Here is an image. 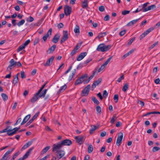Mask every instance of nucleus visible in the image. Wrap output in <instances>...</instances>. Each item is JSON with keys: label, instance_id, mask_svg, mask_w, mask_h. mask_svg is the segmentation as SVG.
I'll list each match as a JSON object with an SVG mask.
<instances>
[{"label": "nucleus", "instance_id": "nucleus-1", "mask_svg": "<svg viewBox=\"0 0 160 160\" xmlns=\"http://www.w3.org/2000/svg\"><path fill=\"white\" fill-rule=\"evenodd\" d=\"M10 127V126H7L5 128L0 131V133L7 132L8 135L11 136L15 134L20 128V127H19L15 128L13 129H9Z\"/></svg>", "mask_w": 160, "mask_h": 160}, {"label": "nucleus", "instance_id": "nucleus-2", "mask_svg": "<svg viewBox=\"0 0 160 160\" xmlns=\"http://www.w3.org/2000/svg\"><path fill=\"white\" fill-rule=\"evenodd\" d=\"M111 48V45L106 46L104 43L100 44L98 46L97 50L101 52H104L109 50Z\"/></svg>", "mask_w": 160, "mask_h": 160}, {"label": "nucleus", "instance_id": "nucleus-3", "mask_svg": "<svg viewBox=\"0 0 160 160\" xmlns=\"http://www.w3.org/2000/svg\"><path fill=\"white\" fill-rule=\"evenodd\" d=\"M90 87V84L86 87L82 91L81 95L82 97L88 96L89 92Z\"/></svg>", "mask_w": 160, "mask_h": 160}, {"label": "nucleus", "instance_id": "nucleus-4", "mask_svg": "<svg viewBox=\"0 0 160 160\" xmlns=\"http://www.w3.org/2000/svg\"><path fill=\"white\" fill-rule=\"evenodd\" d=\"M85 138L84 136H77L75 137L74 139L77 143L81 145L84 142L85 139Z\"/></svg>", "mask_w": 160, "mask_h": 160}, {"label": "nucleus", "instance_id": "nucleus-5", "mask_svg": "<svg viewBox=\"0 0 160 160\" xmlns=\"http://www.w3.org/2000/svg\"><path fill=\"white\" fill-rule=\"evenodd\" d=\"M62 147L61 142H59L56 144H54L52 146V151L54 152L57 151L60 149Z\"/></svg>", "mask_w": 160, "mask_h": 160}, {"label": "nucleus", "instance_id": "nucleus-6", "mask_svg": "<svg viewBox=\"0 0 160 160\" xmlns=\"http://www.w3.org/2000/svg\"><path fill=\"white\" fill-rule=\"evenodd\" d=\"M10 64L9 66L8 67L7 70V71H10L12 68H13L15 67L17 62L15 61L13 59H12L9 62Z\"/></svg>", "mask_w": 160, "mask_h": 160}, {"label": "nucleus", "instance_id": "nucleus-7", "mask_svg": "<svg viewBox=\"0 0 160 160\" xmlns=\"http://www.w3.org/2000/svg\"><path fill=\"white\" fill-rule=\"evenodd\" d=\"M72 12V8L68 5H65L64 7V12L65 15L67 16L69 15Z\"/></svg>", "mask_w": 160, "mask_h": 160}, {"label": "nucleus", "instance_id": "nucleus-8", "mask_svg": "<svg viewBox=\"0 0 160 160\" xmlns=\"http://www.w3.org/2000/svg\"><path fill=\"white\" fill-rule=\"evenodd\" d=\"M40 112H38L37 113H36L35 115L32 118L30 119L29 121L26 123L25 125V127H27L28 126H29L30 125V124L37 118L38 117L39 114Z\"/></svg>", "mask_w": 160, "mask_h": 160}, {"label": "nucleus", "instance_id": "nucleus-9", "mask_svg": "<svg viewBox=\"0 0 160 160\" xmlns=\"http://www.w3.org/2000/svg\"><path fill=\"white\" fill-rule=\"evenodd\" d=\"M62 146H70L72 144V141L68 139H66L61 142Z\"/></svg>", "mask_w": 160, "mask_h": 160}, {"label": "nucleus", "instance_id": "nucleus-10", "mask_svg": "<svg viewBox=\"0 0 160 160\" xmlns=\"http://www.w3.org/2000/svg\"><path fill=\"white\" fill-rule=\"evenodd\" d=\"M63 35L61 38L60 43L62 44L68 38V32L67 31H63Z\"/></svg>", "mask_w": 160, "mask_h": 160}, {"label": "nucleus", "instance_id": "nucleus-11", "mask_svg": "<svg viewBox=\"0 0 160 160\" xmlns=\"http://www.w3.org/2000/svg\"><path fill=\"white\" fill-rule=\"evenodd\" d=\"M121 135L120 136H118L117 141H116V144L118 146H119L120 145L122 139L123 138V134L121 132Z\"/></svg>", "mask_w": 160, "mask_h": 160}, {"label": "nucleus", "instance_id": "nucleus-12", "mask_svg": "<svg viewBox=\"0 0 160 160\" xmlns=\"http://www.w3.org/2000/svg\"><path fill=\"white\" fill-rule=\"evenodd\" d=\"M52 32V29L50 28L47 34L45 35L42 38V39L43 40V41L45 42L47 40V38L49 36V35H51Z\"/></svg>", "mask_w": 160, "mask_h": 160}, {"label": "nucleus", "instance_id": "nucleus-13", "mask_svg": "<svg viewBox=\"0 0 160 160\" xmlns=\"http://www.w3.org/2000/svg\"><path fill=\"white\" fill-rule=\"evenodd\" d=\"M60 37V34L59 33H57L53 37L52 39V42L54 43H57L59 40Z\"/></svg>", "mask_w": 160, "mask_h": 160}, {"label": "nucleus", "instance_id": "nucleus-14", "mask_svg": "<svg viewBox=\"0 0 160 160\" xmlns=\"http://www.w3.org/2000/svg\"><path fill=\"white\" fill-rule=\"evenodd\" d=\"M102 78H100L98 79V80L96 81H95L92 84V90H93V89H94L96 86L98 85L99 84H100L102 81Z\"/></svg>", "mask_w": 160, "mask_h": 160}, {"label": "nucleus", "instance_id": "nucleus-15", "mask_svg": "<svg viewBox=\"0 0 160 160\" xmlns=\"http://www.w3.org/2000/svg\"><path fill=\"white\" fill-rule=\"evenodd\" d=\"M34 148L32 147L30 148L29 150L25 153V154L23 155L22 158L23 160L27 158L29 156V154L32 151L33 149Z\"/></svg>", "mask_w": 160, "mask_h": 160}, {"label": "nucleus", "instance_id": "nucleus-16", "mask_svg": "<svg viewBox=\"0 0 160 160\" xmlns=\"http://www.w3.org/2000/svg\"><path fill=\"white\" fill-rule=\"evenodd\" d=\"M87 55L86 52H83L81 53L77 58V60L80 61L83 59Z\"/></svg>", "mask_w": 160, "mask_h": 160}, {"label": "nucleus", "instance_id": "nucleus-17", "mask_svg": "<svg viewBox=\"0 0 160 160\" xmlns=\"http://www.w3.org/2000/svg\"><path fill=\"white\" fill-rule=\"evenodd\" d=\"M54 58V57L52 56L49 58L47 61L44 64L45 66H50L52 63V62Z\"/></svg>", "mask_w": 160, "mask_h": 160}, {"label": "nucleus", "instance_id": "nucleus-18", "mask_svg": "<svg viewBox=\"0 0 160 160\" xmlns=\"http://www.w3.org/2000/svg\"><path fill=\"white\" fill-rule=\"evenodd\" d=\"M88 0H84L82 2L81 4L82 7L83 8L87 9L88 7Z\"/></svg>", "mask_w": 160, "mask_h": 160}, {"label": "nucleus", "instance_id": "nucleus-19", "mask_svg": "<svg viewBox=\"0 0 160 160\" xmlns=\"http://www.w3.org/2000/svg\"><path fill=\"white\" fill-rule=\"evenodd\" d=\"M56 152L58 154L59 156V159L61 158L64 156L65 154V152L62 150H59L56 151Z\"/></svg>", "mask_w": 160, "mask_h": 160}, {"label": "nucleus", "instance_id": "nucleus-20", "mask_svg": "<svg viewBox=\"0 0 160 160\" xmlns=\"http://www.w3.org/2000/svg\"><path fill=\"white\" fill-rule=\"evenodd\" d=\"M156 8V6L154 5H152L148 6L147 8H145L143 9V12H145L148 10H152Z\"/></svg>", "mask_w": 160, "mask_h": 160}, {"label": "nucleus", "instance_id": "nucleus-21", "mask_svg": "<svg viewBox=\"0 0 160 160\" xmlns=\"http://www.w3.org/2000/svg\"><path fill=\"white\" fill-rule=\"evenodd\" d=\"M31 115L30 114H28L23 119L21 123V125H22L26 123L28 120L30 118Z\"/></svg>", "mask_w": 160, "mask_h": 160}, {"label": "nucleus", "instance_id": "nucleus-22", "mask_svg": "<svg viewBox=\"0 0 160 160\" xmlns=\"http://www.w3.org/2000/svg\"><path fill=\"white\" fill-rule=\"evenodd\" d=\"M32 143V141H28L21 148V150H24L28 147H29Z\"/></svg>", "mask_w": 160, "mask_h": 160}, {"label": "nucleus", "instance_id": "nucleus-23", "mask_svg": "<svg viewBox=\"0 0 160 160\" xmlns=\"http://www.w3.org/2000/svg\"><path fill=\"white\" fill-rule=\"evenodd\" d=\"M140 18H138V19H136L135 20H132L129 22H128L127 25V26H132L134 24H135V23H136L140 19Z\"/></svg>", "mask_w": 160, "mask_h": 160}, {"label": "nucleus", "instance_id": "nucleus-24", "mask_svg": "<svg viewBox=\"0 0 160 160\" xmlns=\"http://www.w3.org/2000/svg\"><path fill=\"white\" fill-rule=\"evenodd\" d=\"M56 45L54 44L53 45L52 47H51L50 48L48 49V50L47 51V52H49V53L50 54L52 53L56 48Z\"/></svg>", "mask_w": 160, "mask_h": 160}, {"label": "nucleus", "instance_id": "nucleus-25", "mask_svg": "<svg viewBox=\"0 0 160 160\" xmlns=\"http://www.w3.org/2000/svg\"><path fill=\"white\" fill-rule=\"evenodd\" d=\"M67 87V85L66 84H65L63 86L61 87L60 89L59 90V91L57 93L58 94H59L61 92H63L66 89Z\"/></svg>", "mask_w": 160, "mask_h": 160}, {"label": "nucleus", "instance_id": "nucleus-26", "mask_svg": "<svg viewBox=\"0 0 160 160\" xmlns=\"http://www.w3.org/2000/svg\"><path fill=\"white\" fill-rule=\"evenodd\" d=\"M50 146H47L44 148L41 152V154L43 155L46 153L47 151L50 148Z\"/></svg>", "mask_w": 160, "mask_h": 160}, {"label": "nucleus", "instance_id": "nucleus-27", "mask_svg": "<svg viewBox=\"0 0 160 160\" xmlns=\"http://www.w3.org/2000/svg\"><path fill=\"white\" fill-rule=\"evenodd\" d=\"M19 74V73H17L16 75L14 78L13 82H12L13 84L14 85H16L18 83V75Z\"/></svg>", "mask_w": 160, "mask_h": 160}, {"label": "nucleus", "instance_id": "nucleus-28", "mask_svg": "<svg viewBox=\"0 0 160 160\" xmlns=\"http://www.w3.org/2000/svg\"><path fill=\"white\" fill-rule=\"evenodd\" d=\"M38 95H36V94L35 93L33 97H32V98L31 99L30 101L31 102L34 103L38 99Z\"/></svg>", "mask_w": 160, "mask_h": 160}, {"label": "nucleus", "instance_id": "nucleus-29", "mask_svg": "<svg viewBox=\"0 0 160 160\" xmlns=\"http://www.w3.org/2000/svg\"><path fill=\"white\" fill-rule=\"evenodd\" d=\"M93 127L91 128L89 131V133L90 134H92L98 128V127L96 126L91 125V127Z\"/></svg>", "mask_w": 160, "mask_h": 160}, {"label": "nucleus", "instance_id": "nucleus-30", "mask_svg": "<svg viewBox=\"0 0 160 160\" xmlns=\"http://www.w3.org/2000/svg\"><path fill=\"white\" fill-rule=\"evenodd\" d=\"M88 77V74H85L81 76L80 77H79L80 79L81 80L82 82H84L85 79L87 78Z\"/></svg>", "mask_w": 160, "mask_h": 160}, {"label": "nucleus", "instance_id": "nucleus-31", "mask_svg": "<svg viewBox=\"0 0 160 160\" xmlns=\"http://www.w3.org/2000/svg\"><path fill=\"white\" fill-rule=\"evenodd\" d=\"M154 29L153 28H150L147 30L146 31H145L143 34L144 35L145 37L148 35L149 33L151 32V31H153Z\"/></svg>", "mask_w": 160, "mask_h": 160}, {"label": "nucleus", "instance_id": "nucleus-32", "mask_svg": "<svg viewBox=\"0 0 160 160\" xmlns=\"http://www.w3.org/2000/svg\"><path fill=\"white\" fill-rule=\"evenodd\" d=\"M79 27L78 25H76L74 29V31L75 33H79L80 32Z\"/></svg>", "mask_w": 160, "mask_h": 160}, {"label": "nucleus", "instance_id": "nucleus-33", "mask_svg": "<svg viewBox=\"0 0 160 160\" xmlns=\"http://www.w3.org/2000/svg\"><path fill=\"white\" fill-rule=\"evenodd\" d=\"M107 35L106 32H104L103 33H100L95 38V39H97V38L99 39L100 38L103 37L104 36H106Z\"/></svg>", "mask_w": 160, "mask_h": 160}, {"label": "nucleus", "instance_id": "nucleus-34", "mask_svg": "<svg viewBox=\"0 0 160 160\" xmlns=\"http://www.w3.org/2000/svg\"><path fill=\"white\" fill-rule=\"evenodd\" d=\"M93 150V148L92 145H89L88 148V153H91Z\"/></svg>", "mask_w": 160, "mask_h": 160}, {"label": "nucleus", "instance_id": "nucleus-35", "mask_svg": "<svg viewBox=\"0 0 160 160\" xmlns=\"http://www.w3.org/2000/svg\"><path fill=\"white\" fill-rule=\"evenodd\" d=\"M1 96L3 100L6 101L8 99V96L5 93H2L1 94Z\"/></svg>", "mask_w": 160, "mask_h": 160}, {"label": "nucleus", "instance_id": "nucleus-36", "mask_svg": "<svg viewBox=\"0 0 160 160\" xmlns=\"http://www.w3.org/2000/svg\"><path fill=\"white\" fill-rule=\"evenodd\" d=\"M97 113V114H100L101 112V108L99 106H97L96 108Z\"/></svg>", "mask_w": 160, "mask_h": 160}, {"label": "nucleus", "instance_id": "nucleus-37", "mask_svg": "<svg viewBox=\"0 0 160 160\" xmlns=\"http://www.w3.org/2000/svg\"><path fill=\"white\" fill-rule=\"evenodd\" d=\"M92 99L94 103L95 104H96L97 105H98L99 104V101L95 97H92Z\"/></svg>", "mask_w": 160, "mask_h": 160}, {"label": "nucleus", "instance_id": "nucleus-38", "mask_svg": "<svg viewBox=\"0 0 160 160\" xmlns=\"http://www.w3.org/2000/svg\"><path fill=\"white\" fill-rule=\"evenodd\" d=\"M25 22V21L24 19H22L17 23V25L18 27H20Z\"/></svg>", "mask_w": 160, "mask_h": 160}, {"label": "nucleus", "instance_id": "nucleus-39", "mask_svg": "<svg viewBox=\"0 0 160 160\" xmlns=\"http://www.w3.org/2000/svg\"><path fill=\"white\" fill-rule=\"evenodd\" d=\"M128 88V84L127 83H125L124 85L122 88V91L124 92H125L127 91V90Z\"/></svg>", "mask_w": 160, "mask_h": 160}, {"label": "nucleus", "instance_id": "nucleus-40", "mask_svg": "<svg viewBox=\"0 0 160 160\" xmlns=\"http://www.w3.org/2000/svg\"><path fill=\"white\" fill-rule=\"evenodd\" d=\"M82 82L81 81V80L80 79V78H78L76 81L75 82V85H78L82 83Z\"/></svg>", "mask_w": 160, "mask_h": 160}, {"label": "nucleus", "instance_id": "nucleus-41", "mask_svg": "<svg viewBox=\"0 0 160 160\" xmlns=\"http://www.w3.org/2000/svg\"><path fill=\"white\" fill-rule=\"evenodd\" d=\"M119 99V96L118 94H116L114 95L113 99L115 101V102L117 103L118 102Z\"/></svg>", "mask_w": 160, "mask_h": 160}, {"label": "nucleus", "instance_id": "nucleus-42", "mask_svg": "<svg viewBox=\"0 0 160 160\" xmlns=\"http://www.w3.org/2000/svg\"><path fill=\"white\" fill-rule=\"evenodd\" d=\"M25 47L23 45H22L21 46H20L18 48L17 50V51L18 52H20V51H21L23 49H24L25 48Z\"/></svg>", "mask_w": 160, "mask_h": 160}, {"label": "nucleus", "instance_id": "nucleus-43", "mask_svg": "<svg viewBox=\"0 0 160 160\" xmlns=\"http://www.w3.org/2000/svg\"><path fill=\"white\" fill-rule=\"evenodd\" d=\"M82 43V42H81L80 43H77L74 49H75L76 50H77L81 46Z\"/></svg>", "mask_w": 160, "mask_h": 160}, {"label": "nucleus", "instance_id": "nucleus-44", "mask_svg": "<svg viewBox=\"0 0 160 160\" xmlns=\"http://www.w3.org/2000/svg\"><path fill=\"white\" fill-rule=\"evenodd\" d=\"M7 152L4 154L3 156H5V157H4L3 158L4 160H8L9 159V158L8 156V155L10 153H8L7 154Z\"/></svg>", "mask_w": 160, "mask_h": 160}, {"label": "nucleus", "instance_id": "nucleus-45", "mask_svg": "<svg viewBox=\"0 0 160 160\" xmlns=\"http://www.w3.org/2000/svg\"><path fill=\"white\" fill-rule=\"evenodd\" d=\"M158 43V41L155 42L154 44H152L150 47L148 49L149 50H150L151 49H152L156 45H157Z\"/></svg>", "mask_w": 160, "mask_h": 160}, {"label": "nucleus", "instance_id": "nucleus-46", "mask_svg": "<svg viewBox=\"0 0 160 160\" xmlns=\"http://www.w3.org/2000/svg\"><path fill=\"white\" fill-rule=\"evenodd\" d=\"M106 65L104 63L101 65L100 68L99 69L98 71V72H99L102 71L103 69L104 68Z\"/></svg>", "mask_w": 160, "mask_h": 160}, {"label": "nucleus", "instance_id": "nucleus-47", "mask_svg": "<svg viewBox=\"0 0 160 160\" xmlns=\"http://www.w3.org/2000/svg\"><path fill=\"white\" fill-rule=\"evenodd\" d=\"M142 10H143V9L142 8L141 6H140L139 7V8H137V9L135 11H133V12L134 13H136L140 11H141Z\"/></svg>", "mask_w": 160, "mask_h": 160}, {"label": "nucleus", "instance_id": "nucleus-48", "mask_svg": "<svg viewBox=\"0 0 160 160\" xmlns=\"http://www.w3.org/2000/svg\"><path fill=\"white\" fill-rule=\"evenodd\" d=\"M33 20L34 18L31 16H30L28 18H27V21L28 22H31L33 21Z\"/></svg>", "mask_w": 160, "mask_h": 160}, {"label": "nucleus", "instance_id": "nucleus-49", "mask_svg": "<svg viewBox=\"0 0 160 160\" xmlns=\"http://www.w3.org/2000/svg\"><path fill=\"white\" fill-rule=\"evenodd\" d=\"M39 41V38H37L34 40V43H33V45H35L36 44H37L38 43Z\"/></svg>", "mask_w": 160, "mask_h": 160}, {"label": "nucleus", "instance_id": "nucleus-50", "mask_svg": "<svg viewBox=\"0 0 160 160\" xmlns=\"http://www.w3.org/2000/svg\"><path fill=\"white\" fill-rule=\"evenodd\" d=\"M160 148L158 147H154L152 149V151L153 152H155L159 150Z\"/></svg>", "mask_w": 160, "mask_h": 160}, {"label": "nucleus", "instance_id": "nucleus-51", "mask_svg": "<svg viewBox=\"0 0 160 160\" xmlns=\"http://www.w3.org/2000/svg\"><path fill=\"white\" fill-rule=\"evenodd\" d=\"M108 95V93L107 92V91L106 90H104L103 91V97L106 98L107 96Z\"/></svg>", "mask_w": 160, "mask_h": 160}, {"label": "nucleus", "instance_id": "nucleus-52", "mask_svg": "<svg viewBox=\"0 0 160 160\" xmlns=\"http://www.w3.org/2000/svg\"><path fill=\"white\" fill-rule=\"evenodd\" d=\"M99 10L101 12H102L105 10V8L103 6H101L99 7Z\"/></svg>", "mask_w": 160, "mask_h": 160}, {"label": "nucleus", "instance_id": "nucleus-53", "mask_svg": "<svg viewBox=\"0 0 160 160\" xmlns=\"http://www.w3.org/2000/svg\"><path fill=\"white\" fill-rule=\"evenodd\" d=\"M112 56H111V57L109 58L104 63V64L106 66L109 63V62L110 61L111 59L112 58Z\"/></svg>", "mask_w": 160, "mask_h": 160}, {"label": "nucleus", "instance_id": "nucleus-54", "mask_svg": "<svg viewBox=\"0 0 160 160\" xmlns=\"http://www.w3.org/2000/svg\"><path fill=\"white\" fill-rule=\"evenodd\" d=\"M20 152L19 151H18L13 155L12 157L15 159L20 154Z\"/></svg>", "mask_w": 160, "mask_h": 160}, {"label": "nucleus", "instance_id": "nucleus-55", "mask_svg": "<svg viewBox=\"0 0 160 160\" xmlns=\"http://www.w3.org/2000/svg\"><path fill=\"white\" fill-rule=\"evenodd\" d=\"M128 10H124L122 12V15H126L128 14L130 12Z\"/></svg>", "mask_w": 160, "mask_h": 160}, {"label": "nucleus", "instance_id": "nucleus-56", "mask_svg": "<svg viewBox=\"0 0 160 160\" xmlns=\"http://www.w3.org/2000/svg\"><path fill=\"white\" fill-rule=\"evenodd\" d=\"M96 73V71H94L93 72V73L92 75H91L89 78L88 79L90 81L91 80L92 78L94 77V76L95 74Z\"/></svg>", "mask_w": 160, "mask_h": 160}, {"label": "nucleus", "instance_id": "nucleus-57", "mask_svg": "<svg viewBox=\"0 0 160 160\" xmlns=\"http://www.w3.org/2000/svg\"><path fill=\"white\" fill-rule=\"evenodd\" d=\"M126 32V30H123L119 32V35L120 36H122L125 34Z\"/></svg>", "mask_w": 160, "mask_h": 160}, {"label": "nucleus", "instance_id": "nucleus-58", "mask_svg": "<svg viewBox=\"0 0 160 160\" xmlns=\"http://www.w3.org/2000/svg\"><path fill=\"white\" fill-rule=\"evenodd\" d=\"M116 116L115 115H114L113 116L112 118L110 121V122L111 123H114V122L116 120L115 119V118H116Z\"/></svg>", "mask_w": 160, "mask_h": 160}, {"label": "nucleus", "instance_id": "nucleus-59", "mask_svg": "<svg viewBox=\"0 0 160 160\" xmlns=\"http://www.w3.org/2000/svg\"><path fill=\"white\" fill-rule=\"evenodd\" d=\"M92 59L91 58H88L87 59L86 61L84 62V64H85V66H86L87 64L91 61Z\"/></svg>", "mask_w": 160, "mask_h": 160}, {"label": "nucleus", "instance_id": "nucleus-60", "mask_svg": "<svg viewBox=\"0 0 160 160\" xmlns=\"http://www.w3.org/2000/svg\"><path fill=\"white\" fill-rule=\"evenodd\" d=\"M135 37H133L132 38L130 41L128 43V45H131L132 43L133 42V41L135 40Z\"/></svg>", "mask_w": 160, "mask_h": 160}, {"label": "nucleus", "instance_id": "nucleus-61", "mask_svg": "<svg viewBox=\"0 0 160 160\" xmlns=\"http://www.w3.org/2000/svg\"><path fill=\"white\" fill-rule=\"evenodd\" d=\"M77 52V50H75V49H74L70 53V55L71 56H73L74 54H75Z\"/></svg>", "mask_w": 160, "mask_h": 160}, {"label": "nucleus", "instance_id": "nucleus-62", "mask_svg": "<svg viewBox=\"0 0 160 160\" xmlns=\"http://www.w3.org/2000/svg\"><path fill=\"white\" fill-rule=\"evenodd\" d=\"M30 42V40H28L25 42L23 45L26 47L29 43Z\"/></svg>", "mask_w": 160, "mask_h": 160}, {"label": "nucleus", "instance_id": "nucleus-63", "mask_svg": "<svg viewBox=\"0 0 160 160\" xmlns=\"http://www.w3.org/2000/svg\"><path fill=\"white\" fill-rule=\"evenodd\" d=\"M83 64L82 63H80L77 67V69L78 70L80 69L81 68L83 67Z\"/></svg>", "mask_w": 160, "mask_h": 160}, {"label": "nucleus", "instance_id": "nucleus-64", "mask_svg": "<svg viewBox=\"0 0 160 160\" xmlns=\"http://www.w3.org/2000/svg\"><path fill=\"white\" fill-rule=\"evenodd\" d=\"M110 19V17L108 15H106L104 18V20L105 21H108Z\"/></svg>", "mask_w": 160, "mask_h": 160}]
</instances>
